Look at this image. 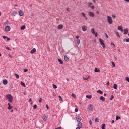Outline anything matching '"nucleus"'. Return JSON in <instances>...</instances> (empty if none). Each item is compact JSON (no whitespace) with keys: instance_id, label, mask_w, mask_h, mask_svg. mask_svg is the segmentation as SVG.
Wrapping results in <instances>:
<instances>
[{"instance_id":"obj_1","label":"nucleus","mask_w":129,"mask_h":129,"mask_svg":"<svg viewBox=\"0 0 129 129\" xmlns=\"http://www.w3.org/2000/svg\"><path fill=\"white\" fill-rule=\"evenodd\" d=\"M6 98L8 100V102L11 103L13 100V98L12 95L10 94H8L6 95Z\"/></svg>"},{"instance_id":"obj_2","label":"nucleus","mask_w":129,"mask_h":129,"mask_svg":"<svg viewBox=\"0 0 129 129\" xmlns=\"http://www.w3.org/2000/svg\"><path fill=\"white\" fill-rule=\"evenodd\" d=\"M107 20L108 22L110 24H112V23L113 22L111 17L108 16H107Z\"/></svg>"},{"instance_id":"obj_3","label":"nucleus","mask_w":129,"mask_h":129,"mask_svg":"<svg viewBox=\"0 0 129 129\" xmlns=\"http://www.w3.org/2000/svg\"><path fill=\"white\" fill-rule=\"evenodd\" d=\"M99 41L101 45L102 46L103 48L104 49L105 48V46L104 43L103 42L104 41L101 38L99 39Z\"/></svg>"},{"instance_id":"obj_4","label":"nucleus","mask_w":129,"mask_h":129,"mask_svg":"<svg viewBox=\"0 0 129 129\" xmlns=\"http://www.w3.org/2000/svg\"><path fill=\"white\" fill-rule=\"evenodd\" d=\"M93 108V106L92 105L90 104L88 105V109L90 111H92Z\"/></svg>"},{"instance_id":"obj_5","label":"nucleus","mask_w":129,"mask_h":129,"mask_svg":"<svg viewBox=\"0 0 129 129\" xmlns=\"http://www.w3.org/2000/svg\"><path fill=\"white\" fill-rule=\"evenodd\" d=\"M11 28L9 26H7L5 27V29L6 31H9L10 30Z\"/></svg>"},{"instance_id":"obj_6","label":"nucleus","mask_w":129,"mask_h":129,"mask_svg":"<svg viewBox=\"0 0 129 129\" xmlns=\"http://www.w3.org/2000/svg\"><path fill=\"white\" fill-rule=\"evenodd\" d=\"M88 13L89 15L92 17H93L94 16V14L92 12H89Z\"/></svg>"},{"instance_id":"obj_7","label":"nucleus","mask_w":129,"mask_h":129,"mask_svg":"<svg viewBox=\"0 0 129 129\" xmlns=\"http://www.w3.org/2000/svg\"><path fill=\"white\" fill-rule=\"evenodd\" d=\"M18 13L19 15L21 16H22L24 14V13L21 10H19L18 11Z\"/></svg>"},{"instance_id":"obj_8","label":"nucleus","mask_w":129,"mask_h":129,"mask_svg":"<svg viewBox=\"0 0 129 129\" xmlns=\"http://www.w3.org/2000/svg\"><path fill=\"white\" fill-rule=\"evenodd\" d=\"M76 119L78 122H80L81 120V118L80 116H77L76 117Z\"/></svg>"},{"instance_id":"obj_9","label":"nucleus","mask_w":129,"mask_h":129,"mask_svg":"<svg viewBox=\"0 0 129 129\" xmlns=\"http://www.w3.org/2000/svg\"><path fill=\"white\" fill-rule=\"evenodd\" d=\"M82 30L83 31H85L87 29V27L86 26H84L82 27Z\"/></svg>"},{"instance_id":"obj_10","label":"nucleus","mask_w":129,"mask_h":129,"mask_svg":"<svg viewBox=\"0 0 129 129\" xmlns=\"http://www.w3.org/2000/svg\"><path fill=\"white\" fill-rule=\"evenodd\" d=\"M64 60L66 61H69V59L68 57L66 55H65L64 57Z\"/></svg>"},{"instance_id":"obj_11","label":"nucleus","mask_w":129,"mask_h":129,"mask_svg":"<svg viewBox=\"0 0 129 129\" xmlns=\"http://www.w3.org/2000/svg\"><path fill=\"white\" fill-rule=\"evenodd\" d=\"M63 27V26L62 25L60 24L57 27V28L59 29H62Z\"/></svg>"},{"instance_id":"obj_12","label":"nucleus","mask_w":129,"mask_h":129,"mask_svg":"<svg viewBox=\"0 0 129 129\" xmlns=\"http://www.w3.org/2000/svg\"><path fill=\"white\" fill-rule=\"evenodd\" d=\"M36 50L35 48H34L30 51V53H34L36 51Z\"/></svg>"},{"instance_id":"obj_13","label":"nucleus","mask_w":129,"mask_h":129,"mask_svg":"<svg viewBox=\"0 0 129 129\" xmlns=\"http://www.w3.org/2000/svg\"><path fill=\"white\" fill-rule=\"evenodd\" d=\"M8 81L6 79H4L3 81V83L4 85H6L7 84Z\"/></svg>"},{"instance_id":"obj_14","label":"nucleus","mask_w":129,"mask_h":129,"mask_svg":"<svg viewBox=\"0 0 129 129\" xmlns=\"http://www.w3.org/2000/svg\"><path fill=\"white\" fill-rule=\"evenodd\" d=\"M100 99L102 100L103 102H104L105 101V99L104 98L103 96H101L100 98Z\"/></svg>"},{"instance_id":"obj_15","label":"nucleus","mask_w":129,"mask_h":129,"mask_svg":"<svg viewBox=\"0 0 129 129\" xmlns=\"http://www.w3.org/2000/svg\"><path fill=\"white\" fill-rule=\"evenodd\" d=\"M17 13V12L16 11H15L12 13L11 14L12 16H15L16 14Z\"/></svg>"},{"instance_id":"obj_16","label":"nucleus","mask_w":129,"mask_h":129,"mask_svg":"<svg viewBox=\"0 0 129 129\" xmlns=\"http://www.w3.org/2000/svg\"><path fill=\"white\" fill-rule=\"evenodd\" d=\"M124 34H127L128 32V30L127 28L124 29Z\"/></svg>"},{"instance_id":"obj_17","label":"nucleus","mask_w":129,"mask_h":129,"mask_svg":"<svg viewBox=\"0 0 129 129\" xmlns=\"http://www.w3.org/2000/svg\"><path fill=\"white\" fill-rule=\"evenodd\" d=\"M118 29L119 30H120L121 31H123V29L121 26H118Z\"/></svg>"},{"instance_id":"obj_18","label":"nucleus","mask_w":129,"mask_h":129,"mask_svg":"<svg viewBox=\"0 0 129 129\" xmlns=\"http://www.w3.org/2000/svg\"><path fill=\"white\" fill-rule=\"evenodd\" d=\"M43 119L44 120L46 121L47 119V117L45 115L43 116Z\"/></svg>"},{"instance_id":"obj_19","label":"nucleus","mask_w":129,"mask_h":129,"mask_svg":"<svg viewBox=\"0 0 129 129\" xmlns=\"http://www.w3.org/2000/svg\"><path fill=\"white\" fill-rule=\"evenodd\" d=\"M8 104L9 106L8 107V109L9 110L11 109L12 108V107L10 106V103H8Z\"/></svg>"},{"instance_id":"obj_20","label":"nucleus","mask_w":129,"mask_h":129,"mask_svg":"<svg viewBox=\"0 0 129 129\" xmlns=\"http://www.w3.org/2000/svg\"><path fill=\"white\" fill-rule=\"evenodd\" d=\"M82 123L81 122H79L78 124V127H80V128H81L82 127Z\"/></svg>"},{"instance_id":"obj_21","label":"nucleus","mask_w":129,"mask_h":129,"mask_svg":"<svg viewBox=\"0 0 129 129\" xmlns=\"http://www.w3.org/2000/svg\"><path fill=\"white\" fill-rule=\"evenodd\" d=\"M100 71V70L99 69H98L96 68H95L94 69V71L96 72H99Z\"/></svg>"},{"instance_id":"obj_22","label":"nucleus","mask_w":129,"mask_h":129,"mask_svg":"<svg viewBox=\"0 0 129 129\" xmlns=\"http://www.w3.org/2000/svg\"><path fill=\"white\" fill-rule=\"evenodd\" d=\"M113 88L114 89H117V85L115 84H114Z\"/></svg>"},{"instance_id":"obj_23","label":"nucleus","mask_w":129,"mask_h":129,"mask_svg":"<svg viewBox=\"0 0 129 129\" xmlns=\"http://www.w3.org/2000/svg\"><path fill=\"white\" fill-rule=\"evenodd\" d=\"M58 61L59 62V63L60 64H63V61L60 59H58Z\"/></svg>"},{"instance_id":"obj_24","label":"nucleus","mask_w":129,"mask_h":129,"mask_svg":"<svg viewBox=\"0 0 129 129\" xmlns=\"http://www.w3.org/2000/svg\"><path fill=\"white\" fill-rule=\"evenodd\" d=\"M105 124L104 123H103L102 125V129H105Z\"/></svg>"},{"instance_id":"obj_25","label":"nucleus","mask_w":129,"mask_h":129,"mask_svg":"<svg viewBox=\"0 0 129 129\" xmlns=\"http://www.w3.org/2000/svg\"><path fill=\"white\" fill-rule=\"evenodd\" d=\"M86 97L89 99H90L92 98V96L91 95H86Z\"/></svg>"},{"instance_id":"obj_26","label":"nucleus","mask_w":129,"mask_h":129,"mask_svg":"<svg viewBox=\"0 0 129 129\" xmlns=\"http://www.w3.org/2000/svg\"><path fill=\"white\" fill-rule=\"evenodd\" d=\"M116 34L117 36L118 37H120V36L119 35V33L118 31H116Z\"/></svg>"},{"instance_id":"obj_27","label":"nucleus","mask_w":129,"mask_h":129,"mask_svg":"<svg viewBox=\"0 0 129 129\" xmlns=\"http://www.w3.org/2000/svg\"><path fill=\"white\" fill-rule=\"evenodd\" d=\"M91 32L93 33V34H94L95 33V30H94V29L93 28H91Z\"/></svg>"},{"instance_id":"obj_28","label":"nucleus","mask_w":129,"mask_h":129,"mask_svg":"<svg viewBox=\"0 0 129 129\" xmlns=\"http://www.w3.org/2000/svg\"><path fill=\"white\" fill-rule=\"evenodd\" d=\"M25 25H23L21 27V30H23L25 29Z\"/></svg>"},{"instance_id":"obj_29","label":"nucleus","mask_w":129,"mask_h":129,"mask_svg":"<svg viewBox=\"0 0 129 129\" xmlns=\"http://www.w3.org/2000/svg\"><path fill=\"white\" fill-rule=\"evenodd\" d=\"M21 84L24 87H25V84L22 82H21Z\"/></svg>"},{"instance_id":"obj_30","label":"nucleus","mask_w":129,"mask_h":129,"mask_svg":"<svg viewBox=\"0 0 129 129\" xmlns=\"http://www.w3.org/2000/svg\"><path fill=\"white\" fill-rule=\"evenodd\" d=\"M97 92H98L100 93L101 94H102L103 93V92L102 91H101V90H98L97 91Z\"/></svg>"},{"instance_id":"obj_31","label":"nucleus","mask_w":129,"mask_h":129,"mask_svg":"<svg viewBox=\"0 0 129 129\" xmlns=\"http://www.w3.org/2000/svg\"><path fill=\"white\" fill-rule=\"evenodd\" d=\"M95 121L96 122H99V119L97 118H96L95 119Z\"/></svg>"},{"instance_id":"obj_32","label":"nucleus","mask_w":129,"mask_h":129,"mask_svg":"<svg viewBox=\"0 0 129 129\" xmlns=\"http://www.w3.org/2000/svg\"><path fill=\"white\" fill-rule=\"evenodd\" d=\"M120 119V117L118 116H117L116 118V120H117L118 119Z\"/></svg>"},{"instance_id":"obj_33","label":"nucleus","mask_w":129,"mask_h":129,"mask_svg":"<svg viewBox=\"0 0 129 129\" xmlns=\"http://www.w3.org/2000/svg\"><path fill=\"white\" fill-rule=\"evenodd\" d=\"M42 99L41 98H40L39 100V102L40 103H41L42 102Z\"/></svg>"},{"instance_id":"obj_34","label":"nucleus","mask_w":129,"mask_h":129,"mask_svg":"<svg viewBox=\"0 0 129 129\" xmlns=\"http://www.w3.org/2000/svg\"><path fill=\"white\" fill-rule=\"evenodd\" d=\"M114 96L113 95H112L111 96V98H110L109 99L110 100H111L114 98Z\"/></svg>"},{"instance_id":"obj_35","label":"nucleus","mask_w":129,"mask_h":129,"mask_svg":"<svg viewBox=\"0 0 129 129\" xmlns=\"http://www.w3.org/2000/svg\"><path fill=\"white\" fill-rule=\"evenodd\" d=\"M15 75L16 76V77L17 78H19V75L17 74H15Z\"/></svg>"},{"instance_id":"obj_36","label":"nucleus","mask_w":129,"mask_h":129,"mask_svg":"<svg viewBox=\"0 0 129 129\" xmlns=\"http://www.w3.org/2000/svg\"><path fill=\"white\" fill-rule=\"evenodd\" d=\"M77 44H79L80 43V40L79 39H77Z\"/></svg>"},{"instance_id":"obj_37","label":"nucleus","mask_w":129,"mask_h":129,"mask_svg":"<svg viewBox=\"0 0 129 129\" xmlns=\"http://www.w3.org/2000/svg\"><path fill=\"white\" fill-rule=\"evenodd\" d=\"M125 80L128 81V82H129V78L128 77H126V78Z\"/></svg>"},{"instance_id":"obj_38","label":"nucleus","mask_w":129,"mask_h":129,"mask_svg":"<svg viewBox=\"0 0 129 129\" xmlns=\"http://www.w3.org/2000/svg\"><path fill=\"white\" fill-rule=\"evenodd\" d=\"M58 97L59 98V100H60L61 101H62L63 100L62 99L61 96L60 95L58 96Z\"/></svg>"},{"instance_id":"obj_39","label":"nucleus","mask_w":129,"mask_h":129,"mask_svg":"<svg viewBox=\"0 0 129 129\" xmlns=\"http://www.w3.org/2000/svg\"><path fill=\"white\" fill-rule=\"evenodd\" d=\"M37 106L36 105H34L33 106V109H36L37 107Z\"/></svg>"},{"instance_id":"obj_40","label":"nucleus","mask_w":129,"mask_h":129,"mask_svg":"<svg viewBox=\"0 0 129 129\" xmlns=\"http://www.w3.org/2000/svg\"><path fill=\"white\" fill-rule=\"evenodd\" d=\"M53 88L54 89H56L57 87V86L54 84H53Z\"/></svg>"},{"instance_id":"obj_41","label":"nucleus","mask_w":129,"mask_h":129,"mask_svg":"<svg viewBox=\"0 0 129 129\" xmlns=\"http://www.w3.org/2000/svg\"><path fill=\"white\" fill-rule=\"evenodd\" d=\"M8 23V21H7L4 23V25H6V24H7Z\"/></svg>"},{"instance_id":"obj_42","label":"nucleus","mask_w":129,"mask_h":129,"mask_svg":"<svg viewBox=\"0 0 129 129\" xmlns=\"http://www.w3.org/2000/svg\"><path fill=\"white\" fill-rule=\"evenodd\" d=\"M112 65H113V66L115 67V64L114 62L113 61L112 62Z\"/></svg>"},{"instance_id":"obj_43","label":"nucleus","mask_w":129,"mask_h":129,"mask_svg":"<svg viewBox=\"0 0 129 129\" xmlns=\"http://www.w3.org/2000/svg\"><path fill=\"white\" fill-rule=\"evenodd\" d=\"M81 14H82L84 16H85L86 15V14L83 12L81 13Z\"/></svg>"},{"instance_id":"obj_44","label":"nucleus","mask_w":129,"mask_h":129,"mask_svg":"<svg viewBox=\"0 0 129 129\" xmlns=\"http://www.w3.org/2000/svg\"><path fill=\"white\" fill-rule=\"evenodd\" d=\"M92 9H93L94 8V6H89Z\"/></svg>"},{"instance_id":"obj_45","label":"nucleus","mask_w":129,"mask_h":129,"mask_svg":"<svg viewBox=\"0 0 129 129\" xmlns=\"http://www.w3.org/2000/svg\"><path fill=\"white\" fill-rule=\"evenodd\" d=\"M94 34L95 35V37H97L98 36V34H97V33L96 32V33L95 32V33H94Z\"/></svg>"},{"instance_id":"obj_46","label":"nucleus","mask_w":129,"mask_h":129,"mask_svg":"<svg viewBox=\"0 0 129 129\" xmlns=\"http://www.w3.org/2000/svg\"><path fill=\"white\" fill-rule=\"evenodd\" d=\"M6 49L8 50H11V49L9 48V47H6Z\"/></svg>"},{"instance_id":"obj_47","label":"nucleus","mask_w":129,"mask_h":129,"mask_svg":"<svg viewBox=\"0 0 129 129\" xmlns=\"http://www.w3.org/2000/svg\"><path fill=\"white\" fill-rule=\"evenodd\" d=\"M126 42H129V38L127 39L126 40Z\"/></svg>"},{"instance_id":"obj_48","label":"nucleus","mask_w":129,"mask_h":129,"mask_svg":"<svg viewBox=\"0 0 129 129\" xmlns=\"http://www.w3.org/2000/svg\"><path fill=\"white\" fill-rule=\"evenodd\" d=\"M75 112H77L78 111V109L77 108H76L75 109Z\"/></svg>"},{"instance_id":"obj_49","label":"nucleus","mask_w":129,"mask_h":129,"mask_svg":"<svg viewBox=\"0 0 129 129\" xmlns=\"http://www.w3.org/2000/svg\"><path fill=\"white\" fill-rule=\"evenodd\" d=\"M111 45H113V46L114 47H115V45L113 43H111Z\"/></svg>"},{"instance_id":"obj_50","label":"nucleus","mask_w":129,"mask_h":129,"mask_svg":"<svg viewBox=\"0 0 129 129\" xmlns=\"http://www.w3.org/2000/svg\"><path fill=\"white\" fill-rule=\"evenodd\" d=\"M28 71V69H24V72H27Z\"/></svg>"},{"instance_id":"obj_51","label":"nucleus","mask_w":129,"mask_h":129,"mask_svg":"<svg viewBox=\"0 0 129 129\" xmlns=\"http://www.w3.org/2000/svg\"><path fill=\"white\" fill-rule=\"evenodd\" d=\"M115 17H116V16L115 15H112V17H113V18H115Z\"/></svg>"},{"instance_id":"obj_52","label":"nucleus","mask_w":129,"mask_h":129,"mask_svg":"<svg viewBox=\"0 0 129 129\" xmlns=\"http://www.w3.org/2000/svg\"><path fill=\"white\" fill-rule=\"evenodd\" d=\"M3 37L4 39H5L6 38H7V36H3Z\"/></svg>"},{"instance_id":"obj_53","label":"nucleus","mask_w":129,"mask_h":129,"mask_svg":"<svg viewBox=\"0 0 129 129\" xmlns=\"http://www.w3.org/2000/svg\"><path fill=\"white\" fill-rule=\"evenodd\" d=\"M46 107L47 108V109L48 110L49 109V107L48 106V105L46 104Z\"/></svg>"},{"instance_id":"obj_54","label":"nucleus","mask_w":129,"mask_h":129,"mask_svg":"<svg viewBox=\"0 0 129 129\" xmlns=\"http://www.w3.org/2000/svg\"><path fill=\"white\" fill-rule=\"evenodd\" d=\"M61 127H58L55 128V129H61Z\"/></svg>"},{"instance_id":"obj_55","label":"nucleus","mask_w":129,"mask_h":129,"mask_svg":"<svg viewBox=\"0 0 129 129\" xmlns=\"http://www.w3.org/2000/svg\"><path fill=\"white\" fill-rule=\"evenodd\" d=\"M75 38L77 39H79V36H75Z\"/></svg>"},{"instance_id":"obj_56","label":"nucleus","mask_w":129,"mask_h":129,"mask_svg":"<svg viewBox=\"0 0 129 129\" xmlns=\"http://www.w3.org/2000/svg\"><path fill=\"white\" fill-rule=\"evenodd\" d=\"M71 96H72L74 97V96H75V95L74 93H72L71 94Z\"/></svg>"},{"instance_id":"obj_57","label":"nucleus","mask_w":129,"mask_h":129,"mask_svg":"<svg viewBox=\"0 0 129 129\" xmlns=\"http://www.w3.org/2000/svg\"><path fill=\"white\" fill-rule=\"evenodd\" d=\"M109 84V82L108 81L106 83V85L107 86H108Z\"/></svg>"},{"instance_id":"obj_58","label":"nucleus","mask_w":129,"mask_h":129,"mask_svg":"<svg viewBox=\"0 0 129 129\" xmlns=\"http://www.w3.org/2000/svg\"><path fill=\"white\" fill-rule=\"evenodd\" d=\"M83 79L85 80H87L88 79V78H86L85 77H83Z\"/></svg>"},{"instance_id":"obj_59","label":"nucleus","mask_w":129,"mask_h":129,"mask_svg":"<svg viewBox=\"0 0 129 129\" xmlns=\"http://www.w3.org/2000/svg\"><path fill=\"white\" fill-rule=\"evenodd\" d=\"M88 4L89 5H92V3H88Z\"/></svg>"},{"instance_id":"obj_60","label":"nucleus","mask_w":129,"mask_h":129,"mask_svg":"<svg viewBox=\"0 0 129 129\" xmlns=\"http://www.w3.org/2000/svg\"><path fill=\"white\" fill-rule=\"evenodd\" d=\"M89 123L90 124V125H92V124H91L92 123H91V120L89 121Z\"/></svg>"},{"instance_id":"obj_61","label":"nucleus","mask_w":129,"mask_h":129,"mask_svg":"<svg viewBox=\"0 0 129 129\" xmlns=\"http://www.w3.org/2000/svg\"><path fill=\"white\" fill-rule=\"evenodd\" d=\"M67 10L68 12H69V8H67Z\"/></svg>"},{"instance_id":"obj_62","label":"nucleus","mask_w":129,"mask_h":129,"mask_svg":"<svg viewBox=\"0 0 129 129\" xmlns=\"http://www.w3.org/2000/svg\"><path fill=\"white\" fill-rule=\"evenodd\" d=\"M85 17V18L86 20H87V17L86 16H84Z\"/></svg>"},{"instance_id":"obj_63","label":"nucleus","mask_w":129,"mask_h":129,"mask_svg":"<svg viewBox=\"0 0 129 129\" xmlns=\"http://www.w3.org/2000/svg\"><path fill=\"white\" fill-rule=\"evenodd\" d=\"M7 40L8 41H9L10 40V38H8L7 37Z\"/></svg>"},{"instance_id":"obj_64","label":"nucleus","mask_w":129,"mask_h":129,"mask_svg":"<svg viewBox=\"0 0 129 129\" xmlns=\"http://www.w3.org/2000/svg\"><path fill=\"white\" fill-rule=\"evenodd\" d=\"M114 120H112V121H111V123H114Z\"/></svg>"}]
</instances>
